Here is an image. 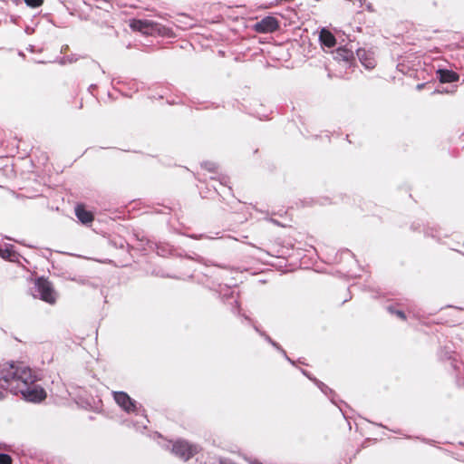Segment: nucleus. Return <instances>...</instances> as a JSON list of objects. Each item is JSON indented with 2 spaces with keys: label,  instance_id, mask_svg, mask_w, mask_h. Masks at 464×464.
Masks as SVG:
<instances>
[{
  "label": "nucleus",
  "instance_id": "obj_1",
  "mask_svg": "<svg viewBox=\"0 0 464 464\" xmlns=\"http://www.w3.org/2000/svg\"><path fill=\"white\" fill-rule=\"evenodd\" d=\"M34 382L31 370L24 364L5 362L0 365V387L14 394L21 393L27 401L39 402L45 399L46 392Z\"/></svg>",
  "mask_w": 464,
  "mask_h": 464
},
{
  "label": "nucleus",
  "instance_id": "obj_2",
  "mask_svg": "<svg viewBox=\"0 0 464 464\" xmlns=\"http://www.w3.org/2000/svg\"><path fill=\"white\" fill-rule=\"evenodd\" d=\"M280 27L279 21L274 16H266L253 25V30L258 34H271Z\"/></svg>",
  "mask_w": 464,
  "mask_h": 464
},
{
  "label": "nucleus",
  "instance_id": "obj_3",
  "mask_svg": "<svg viewBox=\"0 0 464 464\" xmlns=\"http://www.w3.org/2000/svg\"><path fill=\"white\" fill-rule=\"evenodd\" d=\"M130 27L143 34H152L160 32V24L150 20L132 19L130 21Z\"/></svg>",
  "mask_w": 464,
  "mask_h": 464
},
{
  "label": "nucleus",
  "instance_id": "obj_4",
  "mask_svg": "<svg viewBox=\"0 0 464 464\" xmlns=\"http://www.w3.org/2000/svg\"><path fill=\"white\" fill-rule=\"evenodd\" d=\"M172 450L177 456L184 459H188L191 456L194 455V453L197 450V448L192 445H189L186 441H177L173 445Z\"/></svg>",
  "mask_w": 464,
  "mask_h": 464
},
{
  "label": "nucleus",
  "instance_id": "obj_5",
  "mask_svg": "<svg viewBox=\"0 0 464 464\" xmlns=\"http://www.w3.org/2000/svg\"><path fill=\"white\" fill-rule=\"evenodd\" d=\"M113 397L117 404L121 407L125 411H133L136 408L135 402L130 396L122 392H113Z\"/></svg>",
  "mask_w": 464,
  "mask_h": 464
},
{
  "label": "nucleus",
  "instance_id": "obj_6",
  "mask_svg": "<svg viewBox=\"0 0 464 464\" xmlns=\"http://www.w3.org/2000/svg\"><path fill=\"white\" fill-rule=\"evenodd\" d=\"M437 74L441 83H450L459 80V75L457 72L447 69H439Z\"/></svg>",
  "mask_w": 464,
  "mask_h": 464
},
{
  "label": "nucleus",
  "instance_id": "obj_7",
  "mask_svg": "<svg viewBox=\"0 0 464 464\" xmlns=\"http://www.w3.org/2000/svg\"><path fill=\"white\" fill-rule=\"evenodd\" d=\"M75 215L78 219L84 225L92 223L94 219L93 214L91 211L86 210L84 206L82 204L76 206Z\"/></svg>",
  "mask_w": 464,
  "mask_h": 464
},
{
  "label": "nucleus",
  "instance_id": "obj_8",
  "mask_svg": "<svg viewBox=\"0 0 464 464\" xmlns=\"http://www.w3.org/2000/svg\"><path fill=\"white\" fill-rule=\"evenodd\" d=\"M319 40L321 44L328 48H332L336 44L335 36L327 29L323 28L320 31Z\"/></svg>",
  "mask_w": 464,
  "mask_h": 464
},
{
  "label": "nucleus",
  "instance_id": "obj_9",
  "mask_svg": "<svg viewBox=\"0 0 464 464\" xmlns=\"http://www.w3.org/2000/svg\"><path fill=\"white\" fill-rule=\"evenodd\" d=\"M334 59L341 62H350L353 59V53L345 48V47H339L337 48L334 53Z\"/></svg>",
  "mask_w": 464,
  "mask_h": 464
},
{
  "label": "nucleus",
  "instance_id": "obj_10",
  "mask_svg": "<svg viewBox=\"0 0 464 464\" xmlns=\"http://www.w3.org/2000/svg\"><path fill=\"white\" fill-rule=\"evenodd\" d=\"M34 297L35 299H40L44 302H46L50 304H54L57 299L55 292H34Z\"/></svg>",
  "mask_w": 464,
  "mask_h": 464
},
{
  "label": "nucleus",
  "instance_id": "obj_11",
  "mask_svg": "<svg viewBox=\"0 0 464 464\" xmlns=\"http://www.w3.org/2000/svg\"><path fill=\"white\" fill-rule=\"evenodd\" d=\"M35 286L37 287L38 290H53V285L51 282H49L44 277L37 278L35 281Z\"/></svg>",
  "mask_w": 464,
  "mask_h": 464
},
{
  "label": "nucleus",
  "instance_id": "obj_12",
  "mask_svg": "<svg viewBox=\"0 0 464 464\" xmlns=\"http://www.w3.org/2000/svg\"><path fill=\"white\" fill-rule=\"evenodd\" d=\"M30 7H39L44 4V0H24Z\"/></svg>",
  "mask_w": 464,
  "mask_h": 464
},
{
  "label": "nucleus",
  "instance_id": "obj_13",
  "mask_svg": "<svg viewBox=\"0 0 464 464\" xmlns=\"http://www.w3.org/2000/svg\"><path fill=\"white\" fill-rule=\"evenodd\" d=\"M11 457L6 454H0V464H11Z\"/></svg>",
  "mask_w": 464,
  "mask_h": 464
},
{
  "label": "nucleus",
  "instance_id": "obj_14",
  "mask_svg": "<svg viewBox=\"0 0 464 464\" xmlns=\"http://www.w3.org/2000/svg\"><path fill=\"white\" fill-rule=\"evenodd\" d=\"M365 65L366 68L370 69V68H373L374 67V62L373 61H369L365 63H363Z\"/></svg>",
  "mask_w": 464,
  "mask_h": 464
},
{
  "label": "nucleus",
  "instance_id": "obj_15",
  "mask_svg": "<svg viewBox=\"0 0 464 464\" xmlns=\"http://www.w3.org/2000/svg\"><path fill=\"white\" fill-rule=\"evenodd\" d=\"M424 86H425V83H420V84L417 85V89L418 90H421V89L424 88Z\"/></svg>",
  "mask_w": 464,
  "mask_h": 464
},
{
  "label": "nucleus",
  "instance_id": "obj_16",
  "mask_svg": "<svg viewBox=\"0 0 464 464\" xmlns=\"http://www.w3.org/2000/svg\"><path fill=\"white\" fill-rule=\"evenodd\" d=\"M398 316L404 318V315L401 312H397Z\"/></svg>",
  "mask_w": 464,
  "mask_h": 464
},
{
  "label": "nucleus",
  "instance_id": "obj_17",
  "mask_svg": "<svg viewBox=\"0 0 464 464\" xmlns=\"http://www.w3.org/2000/svg\"><path fill=\"white\" fill-rule=\"evenodd\" d=\"M4 397L3 392H0V399Z\"/></svg>",
  "mask_w": 464,
  "mask_h": 464
}]
</instances>
